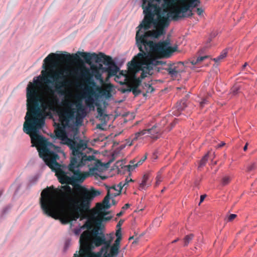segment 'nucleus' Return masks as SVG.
<instances>
[{"mask_svg": "<svg viewBox=\"0 0 257 257\" xmlns=\"http://www.w3.org/2000/svg\"><path fill=\"white\" fill-rule=\"evenodd\" d=\"M178 240H179L178 239H175L172 241V243H175V242H177Z\"/></svg>", "mask_w": 257, "mask_h": 257, "instance_id": "54", "label": "nucleus"}, {"mask_svg": "<svg viewBox=\"0 0 257 257\" xmlns=\"http://www.w3.org/2000/svg\"><path fill=\"white\" fill-rule=\"evenodd\" d=\"M134 239V236H131V237H130L129 238V240H131V239Z\"/></svg>", "mask_w": 257, "mask_h": 257, "instance_id": "56", "label": "nucleus"}, {"mask_svg": "<svg viewBox=\"0 0 257 257\" xmlns=\"http://www.w3.org/2000/svg\"><path fill=\"white\" fill-rule=\"evenodd\" d=\"M247 65H248V63L245 62L242 67V70H243L245 68V67H246Z\"/></svg>", "mask_w": 257, "mask_h": 257, "instance_id": "47", "label": "nucleus"}, {"mask_svg": "<svg viewBox=\"0 0 257 257\" xmlns=\"http://www.w3.org/2000/svg\"><path fill=\"white\" fill-rule=\"evenodd\" d=\"M247 145H248V144H247V143H246V144H245V145L244 146V147H243V150H244V151H246L247 150Z\"/></svg>", "mask_w": 257, "mask_h": 257, "instance_id": "51", "label": "nucleus"}, {"mask_svg": "<svg viewBox=\"0 0 257 257\" xmlns=\"http://www.w3.org/2000/svg\"><path fill=\"white\" fill-rule=\"evenodd\" d=\"M239 89V86L237 85H235L232 88L231 92L234 95H235L238 92Z\"/></svg>", "mask_w": 257, "mask_h": 257, "instance_id": "31", "label": "nucleus"}, {"mask_svg": "<svg viewBox=\"0 0 257 257\" xmlns=\"http://www.w3.org/2000/svg\"><path fill=\"white\" fill-rule=\"evenodd\" d=\"M200 4L195 1L188 2L180 4V6L175 7L169 14L173 18V20L178 21L180 19L192 16V9L197 7Z\"/></svg>", "mask_w": 257, "mask_h": 257, "instance_id": "8", "label": "nucleus"}, {"mask_svg": "<svg viewBox=\"0 0 257 257\" xmlns=\"http://www.w3.org/2000/svg\"><path fill=\"white\" fill-rule=\"evenodd\" d=\"M111 189H113V190H115V191H116V192H117V191H118V190H117V189H116L115 186H112V187H111Z\"/></svg>", "mask_w": 257, "mask_h": 257, "instance_id": "52", "label": "nucleus"}, {"mask_svg": "<svg viewBox=\"0 0 257 257\" xmlns=\"http://www.w3.org/2000/svg\"><path fill=\"white\" fill-rule=\"evenodd\" d=\"M196 12L199 16H201L204 12V10L200 8H197L196 10Z\"/></svg>", "mask_w": 257, "mask_h": 257, "instance_id": "38", "label": "nucleus"}, {"mask_svg": "<svg viewBox=\"0 0 257 257\" xmlns=\"http://www.w3.org/2000/svg\"><path fill=\"white\" fill-rule=\"evenodd\" d=\"M225 144L224 143L222 142V143H221L220 144H219V145H218L217 147H218V148H220V147H223V146H224V145H225Z\"/></svg>", "mask_w": 257, "mask_h": 257, "instance_id": "49", "label": "nucleus"}, {"mask_svg": "<svg viewBox=\"0 0 257 257\" xmlns=\"http://www.w3.org/2000/svg\"><path fill=\"white\" fill-rule=\"evenodd\" d=\"M227 53V49L223 50L218 56L213 59V60L216 63L219 62L222 59L226 57Z\"/></svg>", "mask_w": 257, "mask_h": 257, "instance_id": "19", "label": "nucleus"}, {"mask_svg": "<svg viewBox=\"0 0 257 257\" xmlns=\"http://www.w3.org/2000/svg\"><path fill=\"white\" fill-rule=\"evenodd\" d=\"M208 57V56L198 57L197 58L195 59V60L197 62V64H198L201 62L203 61L204 60L207 58Z\"/></svg>", "mask_w": 257, "mask_h": 257, "instance_id": "34", "label": "nucleus"}, {"mask_svg": "<svg viewBox=\"0 0 257 257\" xmlns=\"http://www.w3.org/2000/svg\"><path fill=\"white\" fill-rule=\"evenodd\" d=\"M155 127H152L151 128L143 130L141 131L136 133L132 139V141L134 142L137 141L141 136H142L147 133L149 134H152L151 132L154 130Z\"/></svg>", "mask_w": 257, "mask_h": 257, "instance_id": "16", "label": "nucleus"}, {"mask_svg": "<svg viewBox=\"0 0 257 257\" xmlns=\"http://www.w3.org/2000/svg\"><path fill=\"white\" fill-rule=\"evenodd\" d=\"M156 185H158L160 182L162 181V174L160 172H158L157 174V175L156 176Z\"/></svg>", "mask_w": 257, "mask_h": 257, "instance_id": "29", "label": "nucleus"}, {"mask_svg": "<svg viewBox=\"0 0 257 257\" xmlns=\"http://www.w3.org/2000/svg\"><path fill=\"white\" fill-rule=\"evenodd\" d=\"M100 165L101 166H102V163L99 161V160H97V164L96 165L97 167H98V165Z\"/></svg>", "mask_w": 257, "mask_h": 257, "instance_id": "50", "label": "nucleus"}, {"mask_svg": "<svg viewBox=\"0 0 257 257\" xmlns=\"http://www.w3.org/2000/svg\"><path fill=\"white\" fill-rule=\"evenodd\" d=\"M91 73L90 72L89 70L86 67H84L81 71L82 77L85 79L86 82L88 84L84 89L83 96V97L86 98L85 103L88 106H90L93 104L94 102L93 96H96L95 92L92 88V87L96 86V83L92 78V76H94L96 79L103 81L102 74L100 71L98 70L96 68H91Z\"/></svg>", "mask_w": 257, "mask_h": 257, "instance_id": "7", "label": "nucleus"}, {"mask_svg": "<svg viewBox=\"0 0 257 257\" xmlns=\"http://www.w3.org/2000/svg\"><path fill=\"white\" fill-rule=\"evenodd\" d=\"M76 54L82 57L85 62L89 65H91L92 62L94 61L97 63L102 62L104 65L108 67L115 63L110 56L106 55L102 52H99L97 54L94 52L90 53L78 51Z\"/></svg>", "mask_w": 257, "mask_h": 257, "instance_id": "9", "label": "nucleus"}, {"mask_svg": "<svg viewBox=\"0 0 257 257\" xmlns=\"http://www.w3.org/2000/svg\"><path fill=\"white\" fill-rule=\"evenodd\" d=\"M119 75H121V76H123L124 77V82H120V83L121 84H124L125 85L126 84H127V81H128V79H130V77L131 78V77L133 75L136 76L135 75V74H134V73H130L127 71H120L119 72Z\"/></svg>", "mask_w": 257, "mask_h": 257, "instance_id": "17", "label": "nucleus"}, {"mask_svg": "<svg viewBox=\"0 0 257 257\" xmlns=\"http://www.w3.org/2000/svg\"><path fill=\"white\" fill-rule=\"evenodd\" d=\"M208 154H207L200 160V163H199V167L204 166L206 164V163L208 160Z\"/></svg>", "mask_w": 257, "mask_h": 257, "instance_id": "25", "label": "nucleus"}, {"mask_svg": "<svg viewBox=\"0 0 257 257\" xmlns=\"http://www.w3.org/2000/svg\"><path fill=\"white\" fill-rule=\"evenodd\" d=\"M115 235H116V238L118 237H119L120 238H121V228H119L117 229V230L116 231Z\"/></svg>", "mask_w": 257, "mask_h": 257, "instance_id": "37", "label": "nucleus"}, {"mask_svg": "<svg viewBox=\"0 0 257 257\" xmlns=\"http://www.w3.org/2000/svg\"><path fill=\"white\" fill-rule=\"evenodd\" d=\"M124 187H126V183H124L123 182H120L117 186V187L118 188V191H117V192H116L115 193H112L111 195L114 197L119 195L121 193V189Z\"/></svg>", "mask_w": 257, "mask_h": 257, "instance_id": "22", "label": "nucleus"}, {"mask_svg": "<svg viewBox=\"0 0 257 257\" xmlns=\"http://www.w3.org/2000/svg\"><path fill=\"white\" fill-rule=\"evenodd\" d=\"M230 181V179L228 176H225L223 178L222 180V184L223 185L228 184Z\"/></svg>", "mask_w": 257, "mask_h": 257, "instance_id": "32", "label": "nucleus"}, {"mask_svg": "<svg viewBox=\"0 0 257 257\" xmlns=\"http://www.w3.org/2000/svg\"><path fill=\"white\" fill-rule=\"evenodd\" d=\"M97 111L98 113L97 117H99L101 120L105 119L107 115L104 113V110L100 106L97 108Z\"/></svg>", "mask_w": 257, "mask_h": 257, "instance_id": "20", "label": "nucleus"}, {"mask_svg": "<svg viewBox=\"0 0 257 257\" xmlns=\"http://www.w3.org/2000/svg\"><path fill=\"white\" fill-rule=\"evenodd\" d=\"M38 81H35V84L31 83L27 87V112L25 117L23 131L27 134L31 135L32 146L37 147L40 157L42 158L46 165L56 173L59 182L65 185H71L76 189L80 199L82 201L81 207L85 208L88 204V201L91 194L85 187L80 185L84 181V177L76 171L74 176L61 169V166L57 162L59 156L50 149H59L53 144L47 141L45 138L38 135L37 133L42 128L45 124L47 116L51 114L49 110L54 111L53 101L49 99L47 102H43L41 105L38 104L39 96L36 85Z\"/></svg>", "mask_w": 257, "mask_h": 257, "instance_id": "1", "label": "nucleus"}, {"mask_svg": "<svg viewBox=\"0 0 257 257\" xmlns=\"http://www.w3.org/2000/svg\"><path fill=\"white\" fill-rule=\"evenodd\" d=\"M112 204L115 205V201L114 200H112Z\"/></svg>", "mask_w": 257, "mask_h": 257, "instance_id": "55", "label": "nucleus"}, {"mask_svg": "<svg viewBox=\"0 0 257 257\" xmlns=\"http://www.w3.org/2000/svg\"><path fill=\"white\" fill-rule=\"evenodd\" d=\"M206 195H201L200 196V200L199 204H200V203H202L204 201V200L205 198L206 197Z\"/></svg>", "mask_w": 257, "mask_h": 257, "instance_id": "41", "label": "nucleus"}, {"mask_svg": "<svg viewBox=\"0 0 257 257\" xmlns=\"http://www.w3.org/2000/svg\"><path fill=\"white\" fill-rule=\"evenodd\" d=\"M237 215L235 214H231L229 215L227 218L228 221H231L236 217Z\"/></svg>", "mask_w": 257, "mask_h": 257, "instance_id": "36", "label": "nucleus"}, {"mask_svg": "<svg viewBox=\"0 0 257 257\" xmlns=\"http://www.w3.org/2000/svg\"><path fill=\"white\" fill-rule=\"evenodd\" d=\"M91 68H96L99 71H102L103 72H105V68H106L107 67H103L102 64H99L98 66L95 65H91Z\"/></svg>", "mask_w": 257, "mask_h": 257, "instance_id": "26", "label": "nucleus"}, {"mask_svg": "<svg viewBox=\"0 0 257 257\" xmlns=\"http://www.w3.org/2000/svg\"><path fill=\"white\" fill-rule=\"evenodd\" d=\"M208 102V100L207 99H203L200 103V107H203L204 105L206 104H207Z\"/></svg>", "mask_w": 257, "mask_h": 257, "instance_id": "39", "label": "nucleus"}, {"mask_svg": "<svg viewBox=\"0 0 257 257\" xmlns=\"http://www.w3.org/2000/svg\"><path fill=\"white\" fill-rule=\"evenodd\" d=\"M149 176L148 174H145L143 177L142 183L140 185V187L142 189L146 186H148L150 184L147 183V181L149 180Z\"/></svg>", "mask_w": 257, "mask_h": 257, "instance_id": "21", "label": "nucleus"}, {"mask_svg": "<svg viewBox=\"0 0 257 257\" xmlns=\"http://www.w3.org/2000/svg\"><path fill=\"white\" fill-rule=\"evenodd\" d=\"M75 104L77 110L76 119L78 120L79 118H82L84 116L83 114L85 113V107L83 105L82 100L80 99H77L75 102Z\"/></svg>", "mask_w": 257, "mask_h": 257, "instance_id": "14", "label": "nucleus"}, {"mask_svg": "<svg viewBox=\"0 0 257 257\" xmlns=\"http://www.w3.org/2000/svg\"><path fill=\"white\" fill-rule=\"evenodd\" d=\"M110 195L112 196L111 194H110V191L108 190L107 195L103 199L102 202L98 203L96 205V208H93L92 210H104L105 209H109L111 206L109 204Z\"/></svg>", "mask_w": 257, "mask_h": 257, "instance_id": "13", "label": "nucleus"}, {"mask_svg": "<svg viewBox=\"0 0 257 257\" xmlns=\"http://www.w3.org/2000/svg\"><path fill=\"white\" fill-rule=\"evenodd\" d=\"M119 71V68L117 66L116 64L114 63L112 65L106 68H105V72H107L108 77H110L113 76H116V77L119 78V76L116 75V74Z\"/></svg>", "mask_w": 257, "mask_h": 257, "instance_id": "15", "label": "nucleus"}, {"mask_svg": "<svg viewBox=\"0 0 257 257\" xmlns=\"http://www.w3.org/2000/svg\"><path fill=\"white\" fill-rule=\"evenodd\" d=\"M67 108L58 112L59 118L62 123L67 125L71 120L75 118L74 109L71 107L72 104L70 102L66 103Z\"/></svg>", "mask_w": 257, "mask_h": 257, "instance_id": "11", "label": "nucleus"}, {"mask_svg": "<svg viewBox=\"0 0 257 257\" xmlns=\"http://www.w3.org/2000/svg\"><path fill=\"white\" fill-rule=\"evenodd\" d=\"M144 85L147 88V93H152L154 91V88L152 87V84L145 83Z\"/></svg>", "mask_w": 257, "mask_h": 257, "instance_id": "27", "label": "nucleus"}, {"mask_svg": "<svg viewBox=\"0 0 257 257\" xmlns=\"http://www.w3.org/2000/svg\"><path fill=\"white\" fill-rule=\"evenodd\" d=\"M74 190L69 186L61 185L55 188L53 186L47 187L41 192L40 204L44 213L55 219H59L64 224L79 218H84L85 213L91 212L92 218L96 226H100L103 221L110 220L112 217L105 215L108 212L104 210H90V203L93 199L100 194L99 191L93 189L90 190L85 188L91 194L88 204L85 208H82V201L80 199L76 189Z\"/></svg>", "mask_w": 257, "mask_h": 257, "instance_id": "2", "label": "nucleus"}, {"mask_svg": "<svg viewBox=\"0 0 257 257\" xmlns=\"http://www.w3.org/2000/svg\"><path fill=\"white\" fill-rule=\"evenodd\" d=\"M123 214V211H121L120 212H119V213H118L116 215V216L117 217H120L121 216V215H122V214Z\"/></svg>", "mask_w": 257, "mask_h": 257, "instance_id": "46", "label": "nucleus"}, {"mask_svg": "<svg viewBox=\"0 0 257 257\" xmlns=\"http://www.w3.org/2000/svg\"><path fill=\"white\" fill-rule=\"evenodd\" d=\"M256 168V164L255 163H252L250 164L247 168V171L251 172Z\"/></svg>", "mask_w": 257, "mask_h": 257, "instance_id": "30", "label": "nucleus"}, {"mask_svg": "<svg viewBox=\"0 0 257 257\" xmlns=\"http://www.w3.org/2000/svg\"><path fill=\"white\" fill-rule=\"evenodd\" d=\"M194 237L193 234H190L185 236L184 238V246H186L191 241Z\"/></svg>", "mask_w": 257, "mask_h": 257, "instance_id": "23", "label": "nucleus"}, {"mask_svg": "<svg viewBox=\"0 0 257 257\" xmlns=\"http://www.w3.org/2000/svg\"><path fill=\"white\" fill-rule=\"evenodd\" d=\"M85 225L88 230L84 231L79 239V254L76 252L73 257H104L109 251L112 239L106 240L104 234L99 231L98 226L91 229L90 223Z\"/></svg>", "mask_w": 257, "mask_h": 257, "instance_id": "5", "label": "nucleus"}, {"mask_svg": "<svg viewBox=\"0 0 257 257\" xmlns=\"http://www.w3.org/2000/svg\"><path fill=\"white\" fill-rule=\"evenodd\" d=\"M141 78H138L136 76L133 75L130 77L126 88H121V91L122 93L132 92L133 94L136 96L141 93V91L138 89L142 82Z\"/></svg>", "mask_w": 257, "mask_h": 257, "instance_id": "10", "label": "nucleus"}, {"mask_svg": "<svg viewBox=\"0 0 257 257\" xmlns=\"http://www.w3.org/2000/svg\"><path fill=\"white\" fill-rule=\"evenodd\" d=\"M183 64L182 62H179L177 64H169L167 65L166 68L158 67V71H160L162 69L165 70L172 77H177L178 75L182 72L183 68Z\"/></svg>", "mask_w": 257, "mask_h": 257, "instance_id": "12", "label": "nucleus"}, {"mask_svg": "<svg viewBox=\"0 0 257 257\" xmlns=\"http://www.w3.org/2000/svg\"><path fill=\"white\" fill-rule=\"evenodd\" d=\"M99 93L102 96H105L106 98H109L111 96V89L108 87L101 89L98 87Z\"/></svg>", "mask_w": 257, "mask_h": 257, "instance_id": "18", "label": "nucleus"}, {"mask_svg": "<svg viewBox=\"0 0 257 257\" xmlns=\"http://www.w3.org/2000/svg\"><path fill=\"white\" fill-rule=\"evenodd\" d=\"M123 221V220H119V221L118 222V223H117V225H116V227H117V228H120V226H121V224H122Z\"/></svg>", "mask_w": 257, "mask_h": 257, "instance_id": "42", "label": "nucleus"}, {"mask_svg": "<svg viewBox=\"0 0 257 257\" xmlns=\"http://www.w3.org/2000/svg\"><path fill=\"white\" fill-rule=\"evenodd\" d=\"M93 156L94 157V158H93V160H95V156H94V155H93ZM91 161H92V160H90V161H88V162H87V163H86V164H85V165H88V166H89V164H88V163H89V162H91ZM84 166V165H82L79 166H78V167H75V168H74V170H79V171H80V172L81 174H84L85 176H86V177H85V178H86V177L88 176V173H82V172L80 171V170L79 169V167H81V166ZM85 179H86V178H85Z\"/></svg>", "mask_w": 257, "mask_h": 257, "instance_id": "28", "label": "nucleus"}, {"mask_svg": "<svg viewBox=\"0 0 257 257\" xmlns=\"http://www.w3.org/2000/svg\"><path fill=\"white\" fill-rule=\"evenodd\" d=\"M134 181L130 178L127 177L125 180L124 183H126V187L127 186L128 184L130 182H133Z\"/></svg>", "mask_w": 257, "mask_h": 257, "instance_id": "40", "label": "nucleus"}, {"mask_svg": "<svg viewBox=\"0 0 257 257\" xmlns=\"http://www.w3.org/2000/svg\"><path fill=\"white\" fill-rule=\"evenodd\" d=\"M190 1L191 2H192V1L196 2V0H180V4L183 3L190 2Z\"/></svg>", "mask_w": 257, "mask_h": 257, "instance_id": "43", "label": "nucleus"}, {"mask_svg": "<svg viewBox=\"0 0 257 257\" xmlns=\"http://www.w3.org/2000/svg\"><path fill=\"white\" fill-rule=\"evenodd\" d=\"M137 161L136 160H133L130 161V164L127 166L128 170L129 171H133L136 167Z\"/></svg>", "mask_w": 257, "mask_h": 257, "instance_id": "24", "label": "nucleus"}, {"mask_svg": "<svg viewBox=\"0 0 257 257\" xmlns=\"http://www.w3.org/2000/svg\"><path fill=\"white\" fill-rule=\"evenodd\" d=\"M81 62H82V60L80 57L77 54H70L67 53L61 54L51 53L44 59L43 68L45 70L41 71L42 76H40L38 78H40L41 82L47 85V90L52 96L48 97L44 101L39 95L38 87L40 86V82L38 79H34V82H31L32 84H35V81H39L38 85H36V88L38 90V95L39 97L38 101L39 105H41L44 102H47L50 98L53 101V106L54 110H55L54 104L55 101H57V98L53 96L54 92L61 94H64L65 90L69 84L68 80L67 79L66 76L64 75V71L60 70L53 71V68H56L60 63ZM31 82L29 83L28 85Z\"/></svg>", "mask_w": 257, "mask_h": 257, "instance_id": "4", "label": "nucleus"}, {"mask_svg": "<svg viewBox=\"0 0 257 257\" xmlns=\"http://www.w3.org/2000/svg\"><path fill=\"white\" fill-rule=\"evenodd\" d=\"M55 135L52 137L54 139H59L61 143L67 145L72 151L73 157H71L70 163L68 166V171L71 176H74L76 171L84 179L86 177L84 174H81L79 170H74L75 167L85 165L91 160H93V156H87L83 153V151L87 148V144L79 138L76 133H74L72 138H69L67 135L64 127L58 125L54 131Z\"/></svg>", "mask_w": 257, "mask_h": 257, "instance_id": "6", "label": "nucleus"}, {"mask_svg": "<svg viewBox=\"0 0 257 257\" xmlns=\"http://www.w3.org/2000/svg\"><path fill=\"white\" fill-rule=\"evenodd\" d=\"M130 205L128 203L125 204L122 207V209H127L129 207Z\"/></svg>", "mask_w": 257, "mask_h": 257, "instance_id": "44", "label": "nucleus"}, {"mask_svg": "<svg viewBox=\"0 0 257 257\" xmlns=\"http://www.w3.org/2000/svg\"><path fill=\"white\" fill-rule=\"evenodd\" d=\"M146 159L147 156H144L141 159H140L137 162L136 166H138L142 165L143 163V162L146 160Z\"/></svg>", "mask_w": 257, "mask_h": 257, "instance_id": "35", "label": "nucleus"}, {"mask_svg": "<svg viewBox=\"0 0 257 257\" xmlns=\"http://www.w3.org/2000/svg\"><path fill=\"white\" fill-rule=\"evenodd\" d=\"M153 127H155L154 130L152 131L151 134H150L151 135V137L153 138L157 139V137H155V135L156 134H157L159 133L160 131L158 129H157V126L156 125L153 126Z\"/></svg>", "mask_w": 257, "mask_h": 257, "instance_id": "33", "label": "nucleus"}, {"mask_svg": "<svg viewBox=\"0 0 257 257\" xmlns=\"http://www.w3.org/2000/svg\"><path fill=\"white\" fill-rule=\"evenodd\" d=\"M196 2H197L199 4H200L201 3L200 0H196Z\"/></svg>", "mask_w": 257, "mask_h": 257, "instance_id": "53", "label": "nucleus"}, {"mask_svg": "<svg viewBox=\"0 0 257 257\" xmlns=\"http://www.w3.org/2000/svg\"><path fill=\"white\" fill-rule=\"evenodd\" d=\"M191 63L192 64V65H197V62L195 60V59L191 60Z\"/></svg>", "mask_w": 257, "mask_h": 257, "instance_id": "45", "label": "nucleus"}, {"mask_svg": "<svg viewBox=\"0 0 257 257\" xmlns=\"http://www.w3.org/2000/svg\"><path fill=\"white\" fill-rule=\"evenodd\" d=\"M141 30L139 28L136 36V43L141 52L128 63L127 66L128 72L130 73H134L136 75V72L141 67L142 70L141 78H144L148 74H153V71L155 67L159 65H166L165 62L154 58L152 54L169 58L172 53L176 51L177 47H171L169 39L158 43L148 40L147 38H151V36H148L146 32L140 35Z\"/></svg>", "mask_w": 257, "mask_h": 257, "instance_id": "3", "label": "nucleus"}, {"mask_svg": "<svg viewBox=\"0 0 257 257\" xmlns=\"http://www.w3.org/2000/svg\"><path fill=\"white\" fill-rule=\"evenodd\" d=\"M99 126H100V124H98V125L97 126V127L100 128Z\"/></svg>", "mask_w": 257, "mask_h": 257, "instance_id": "57", "label": "nucleus"}, {"mask_svg": "<svg viewBox=\"0 0 257 257\" xmlns=\"http://www.w3.org/2000/svg\"><path fill=\"white\" fill-rule=\"evenodd\" d=\"M139 242V238H136L135 240L133 242V244H137Z\"/></svg>", "mask_w": 257, "mask_h": 257, "instance_id": "48", "label": "nucleus"}]
</instances>
